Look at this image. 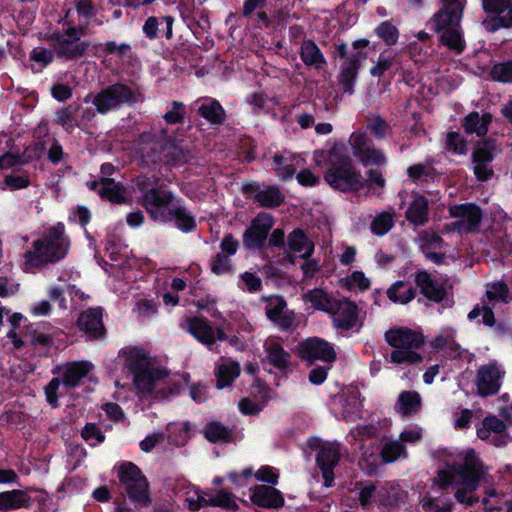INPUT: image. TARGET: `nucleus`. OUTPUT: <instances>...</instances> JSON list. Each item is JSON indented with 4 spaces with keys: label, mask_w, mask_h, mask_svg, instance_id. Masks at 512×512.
<instances>
[{
    "label": "nucleus",
    "mask_w": 512,
    "mask_h": 512,
    "mask_svg": "<svg viewBox=\"0 0 512 512\" xmlns=\"http://www.w3.org/2000/svg\"><path fill=\"white\" fill-rule=\"evenodd\" d=\"M362 401L360 400V393L358 390L351 391L345 399L343 404V416L347 420H354L360 416L362 409Z\"/></svg>",
    "instance_id": "09e8293b"
},
{
    "label": "nucleus",
    "mask_w": 512,
    "mask_h": 512,
    "mask_svg": "<svg viewBox=\"0 0 512 512\" xmlns=\"http://www.w3.org/2000/svg\"><path fill=\"white\" fill-rule=\"evenodd\" d=\"M406 447L399 439H384L381 449V457L384 462L392 463L401 457H406Z\"/></svg>",
    "instance_id": "a18cd8bd"
},
{
    "label": "nucleus",
    "mask_w": 512,
    "mask_h": 512,
    "mask_svg": "<svg viewBox=\"0 0 512 512\" xmlns=\"http://www.w3.org/2000/svg\"><path fill=\"white\" fill-rule=\"evenodd\" d=\"M463 6L464 0H444L443 8L431 19L434 30L442 32V44L458 54L463 52L465 48L460 25Z\"/></svg>",
    "instance_id": "39448f33"
},
{
    "label": "nucleus",
    "mask_w": 512,
    "mask_h": 512,
    "mask_svg": "<svg viewBox=\"0 0 512 512\" xmlns=\"http://www.w3.org/2000/svg\"><path fill=\"white\" fill-rule=\"evenodd\" d=\"M55 55L56 53L54 49L51 50L45 47H36L30 52L29 58L30 60L45 67L54 61Z\"/></svg>",
    "instance_id": "052dcab7"
},
{
    "label": "nucleus",
    "mask_w": 512,
    "mask_h": 512,
    "mask_svg": "<svg viewBox=\"0 0 512 512\" xmlns=\"http://www.w3.org/2000/svg\"><path fill=\"white\" fill-rule=\"evenodd\" d=\"M493 80L502 83H512V61L495 64L491 69Z\"/></svg>",
    "instance_id": "13d9d810"
},
{
    "label": "nucleus",
    "mask_w": 512,
    "mask_h": 512,
    "mask_svg": "<svg viewBox=\"0 0 512 512\" xmlns=\"http://www.w3.org/2000/svg\"><path fill=\"white\" fill-rule=\"evenodd\" d=\"M485 469L473 449L456 453L453 459L446 460L445 469L438 472L437 483L440 488H456L455 498L459 503L472 505L476 499L473 492L484 476Z\"/></svg>",
    "instance_id": "f03ea898"
},
{
    "label": "nucleus",
    "mask_w": 512,
    "mask_h": 512,
    "mask_svg": "<svg viewBox=\"0 0 512 512\" xmlns=\"http://www.w3.org/2000/svg\"><path fill=\"white\" fill-rule=\"evenodd\" d=\"M457 331L455 328L443 327L438 334L431 340L430 345L433 349L443 350L451 358H457L462 355V347L456 341Z\"/></svg>",
    "instance_id": "b1692460"
},
{
    "label": "nucleus",
    "mask_w": 512,
    "mask_h": 512,
    "mask_svg": "<svg viewBox=\"0 0 512 512\" xmlns=\"http://www.w3.org/2000/svg\"><path fill=\"white\" fill-rule=\"evenodd\" d=\"M134 189L141 194L138 203L154 221H174L176 227L184 232L195 228L194 217L184 207L174 204V194L160 183L158 177L140 175L134 180Z\"/></svg>",
    "instance_id": "f257e3e1"
},
{
    "label": "nucleus",
    "mask_w": 512,
    "mask_h": 512,
    "mask_svg": "<svg viewBox=\"0 0 512 512\" xmlns=\"http://www.w3.org/2000/svg\"><path fill=\"white\" fill-rule=\"evenodd\" d=\"M123 356L125 357V367L133 374V377L154 365L151 358L139 348H129L123 352Z\"/></svg>",
    "instance_id": "f704fd0d"
},
{
    "label": "nucleus",
    "mask_w": 512,
    "mask_h": 512,
    "mask_svg": "<svg viewBox=\"0 0 512 512\" xmlns=\"http://www.w3.org/2000/svg\"><path fill=\"white\" fill-rule=\"evenodd\" d=\"M240 374L239 363L231 359H222L215 369L216 386L218 389L230 386Z\"/></svg>",
    "instance_id": "c9c22d12"
},
{
    "label": "nucleus",
    "mask_w": 512,
    "mask_h": 512,
    "mask_svg": "<svg viewBox=\"0 0 512 512\" xmlns=\"http://www.w3.org/2000/svg\"><path fill=\"white\" fill-rule=\"evenodd\" d=\"M273 224L274 220L270 214L265 212L259 213L253 219L250 227L244 232L243 245L249 249L262 247Z\"/></svg>",
    "instance_id": "a211bd4d"
},
{
    "label": "nucleus",
    "mask_w": 512,
    "mask_h": 512,
    "mask_svg": "<svg viewBox=\"0 0 512 512\" xmlns=\"http://www.w3.org/2000/svg\"><path fill=\"white\" fill-rule=\"evenodd\" d=\"M329 314L332 316L333 326L337 330H359L363 325L357 305L348 299L336 300Z\"/></svg>",
    "instance_id": "2eb2a0df"
},
{
    "label": "nucleus",
    "mask_w": 512,
    "mask_h": 512,
    "mask_svg": "<svg viewBox=\"0 0 512 512\" xmlns=\"http://www.w3.org/2000/svg\"><path fill=\"white\" fill-rule=\"evenodd\" d=\"M248 189L254 193V200L262 207L276 208L284 201V195L276 186L260 189L257 184H252L248 186Z\"/></svg>",
    "instance_id": "7c9ffc66"
},
{
    "label": "nucleus",
    "mask_w": 512,
    "mask_h": 512,
    "mask_svg": "<svg viewBox=\"0 0 512 512\" xmlns=\"http://www.w3.org/2000/svg\"><path fill=\"white\" fill-rule=\"evenodd\" d=\"M486 304L508 303L511 300L509 289L503 282H494L486 286Z\"/></svg>",
    "instance_id": "49530a36"
},
{
    "label": "nucleus",
    "mask_w": 512,
    "mask_h": 512,
    "mask_svg": "<svg viewBox=\"0 0 512 512\" xmlns=\"http://www.w3.org/2000/svg\"><path fill=\"white\" fill-rule=\"evenodd\" d=\"M492 160L493 154L488 144L484 143L475 149L473 153V170L477 179L486 181L492 176L493 171L490 167Z\"/></svg>",
    "instance_id": "c85d7f7f"
},
{
    "label": "nucleus",
    "mask_w": 512,
    "mask_h": 512,
    "mask_svg": "<svg viewBox=\"0 0 512 512\" xmlns=\"http://www.w3.org/2000/svg\"><path fill=\"white\" fill-rule=\"evenodd\" d=\"M204 434L210 442L228 441L231 438V431L219 422L207 424Z\"/></svg>",
    "instance_id": "603ef678"
},
{
    "label": "nucleus",
    "mask_w": 512,
    "mask_h": 512,
    "mask_svg": "<svg viewBox=\"0 0 512 512\" xmlns=\"http://www.w3.org/2000/svg\"><path fill=\"white\" fill-rule=\"evenodd\" d=\"M31 505V498L24 490H10L0 492V511L7 512Z\"/></svg>",
    "instance_id": "72a5a7b5"
},
{
    "label": "nucleus",
    "mask_w": 512,
    "mask_h": 512,
    "mask_svg": "<svg viewBox=\"0 0 512 512\" xmlns=\"http://www.w3.org/2000/svg\"><path fill=\"white\" fill-rule=\"evenodd\" d=\"M179 327L210 350L213 349L217 340L224 341L227 339V335L222 328L213 327L210 321L204 317H184L180 320Z\"/></svg>",
    "instance_id": "9b49d317"
},
{
    "label": "nucleus",
    "mask_w": 512,
    "mask_h": 512,
    "mask_svg": "<svg viewBox=\"0 0 512 512\" xmlns=\"http://www.w3.org/2000/svg\"><path fill=\"white\" fill-rule=\"evenodd\" d=\"M375 34L387 45L394 46L398 42L399 30L389 21L381 22L375 28Z\"/></svg>",
    "instance_id": "3c124183"
},
{
    "label": "nucleus",
    "mask_w": 512,
    "mask_h": 512,
    "mask_svg": "<svg viewBox=\"0 0 512 512\" xmlns=\"http://www.w3.org/2000/svg\"><path fill=\"white\" fill-rule=\"evenodd\" d=\"M379 501L386 505H394L403 500V491L395 485H386L377 492Z\"/></svg>",
    "instance_id": "5fc2aeb1"
},
{
    "label": "nucleus",
    "mask_w": 512,
    "mask_h": 512,
    "mask_svg": "<svg viewBox=\"0 0 512 512\" xmlns=\"http://www.w3.org/2000/svg\"><path fill=\"white\" fill-rule=\"evenodd\" d=\"M170 149L177 150L172 144L156 139L151 132L142 133L135 142L136 154L146 164L176 160V155L170 156Z\"/></svg>",
    "instance_id": "f8f14e48"
},
{
    "label": "nucleus",
    "mask_w": 512,
    "mask_h": 512,
    "mask_svg": "<svg viewBox=\"0 0 512 512\" xmlns=\"http://www.w3.org/2000/svg\"><path fill=\"white\" fill-rule=\"evenodd\" d=\"M100 184L98 194L101 198L117 204L126 202L125 188L119 182L109 177H101Z\"/></svg>",
    "instance_id": "58836bf2"
},
{
    "label": "nucleus",
    "mask_w": 512,
    "mask_h": 512,
    "mask_svg": "<svg viewBox=\"0 0 512 512\" xmlns=\"http://www.w3.org/2000/svg\"><path fill=\"white\" fill-rule=\"evenodd\" d=\"M118 478L129 500L136 508L148 507L152 503L149 482L134 463H123L119 467Z\"/></svg>",
    "instance_id": "6e6552de"
},
{
    "label": "nucleus",
    "mask_w": 512,
    "mask_h": 512,
    "mask_svg": "<svg viewBox=\"0 0 512 512\" xmlns=\"http://www.w3.org/2000/svg\"><path fill=\"white\" fill-rule=\"evenodd\" d=\"M300 56L303 63L321 69L326 65V60L319 47L312 40H305L300 47Z\"/></svg>",
    "instance_id": "79ce46f5"
},
{
    "label": "nucleus",
    "mask_w": 512,
    "mask_h": 512,
    "mask_svg": "<svg viewBox=\"0 0 512 512\" xmlns=\"http://www.w3.org/2000/svg\"><path fill=\"white\" fill-rule=\"evenodd\" d=\"M368 129L376 138L383 139L389 130V125L380 116H373L369 119Z\"/></svg>",
    "instance_id": "338daca9"
},
{
    "label": "nucleus",
    "mask_w": 512,
    "mask_h": 512,
    "mask_svg": "<svg viewBox=\"0 0 512 512\" xmlns=\"http://www.w3.org/2000/svg\"><path fill=\"white\" fill-rule=\"evenodd\" d=\"M349 143L352 148L353 155L358 158L361 164L383 166L387 163L384 153L375 148L370 138L363 132H354L351 134Z\"/></svg>",
    "instance_id": "4468645a"
},
{
    "label": "nucleus",
    "mask_w": 512,
    "mask_h": 512,
    "mask_svg": "<svg viewBox=\"0 0 512 512\" xmlns=\"http://www.w3.org/2000/svg\"><path fill=\"white\" fill-rule=\"evenodd\" d=\"M369 43L368 39L361 38L353 41L351 45L345 42L334 45L335 54L341 60L337 79L344 93L354 92L359 70L367 58L365 48Z\"/></svg>",
    "instance_id": "423d86ee"
},
{
    "label": "nucleus",
    "mask_w": 512,
    "mask_h": 512,
    "mask_svg": "<svg viewBox=\"0 0 512 512\" xmlns=\"http://www.w3.org/2000/svg\"><path fill=\"white\" fill-rule=\"evenodd\" d=\"M482 2L484 10L494 15L493 19L482 22L487 31L494 32L500 28L512 27L511 0H482Z\"/></svg>",
    "instance_id": "dca6fc26"
},
{
    "label": "nucleus",
    "mask_w": 512,
    "mask_h": 512,
    "mask_svg": "<svg viewBox=\"0 0 512 512\" xmlns=\"http://www.w3.org/2000/svg\"><path fill=\"white\" fill-rule=\"evenodd\" d=\"M287 245L303 259H309L314 252L313 241L302 229H295L288 235Z\"/></svg>",
    "instance_id": "2f4dec72"
},
{
    "label": "nucleus",
    "mask_w": 512,
    "mask_h": 512,
    "mask_svg": "<svg viewBox=\"0 0 512 512\" xmlns=\"http://www.w3.org/2000/svg\"><path fill=\"white\" fill-rule=\"evenodd\" d=\"M450 215L456 219V228L460 232H475L482 220L481 209L473 203H464L450 207Z\"/></svg>",
    "instance_id": "aec40b11"
},
{
    "label": "nucleus",
    "mask_w": 512,
    "mask_h": 512,
    "mask_svg": "<svg viewBox=\"0 0 512 512\" xmlns=\"http://www.w3.org/2000/svg\"><path fill=\"white\" fill-rule=\"evenodd\" d=\"M263 301H265V313L269 320L276 323L283 329H288L292 325V318L283 315L284 309L286 308V301L278 295L263 297Z\"/></svg>",
    "instance_id": "cd10ccee"
},
{
    "label": "nucleus",
    "mask_w": 512,
    "mask_h": 512,
    "mask_svg": "<svg viewBox=\"0 0 512 512\" xmlns=\"http://www.w3.org/2000/svg\"><path fill=\"white\" fill-rule=\"evenodd\" d=\"M446 148L455 154H465L467 144L464 138L457 132H450L446 137Z\"/></svg>",
    "instance_id": "680f3d73"
},
{
    "label": "nucleus",
    "mask_w": 512,
    "mask_h": 512,
    "mask_svg": "<svg viewBox=\"0 0 512 512\" xmlns=\"http://www.w3.org/2000/svg\"><path fill=\"white\" fill-rule=\"evenodd\" d=\"M421 396L416 391H402L395 404L396 411L403 417L416 414L421 408Z\"/></svg>",
    "instance_id": "4c0bfd02"
},
{
    "label": "nucleus",
    "mask_w": 512,
    "mask_h": 512,
    "mask_svg": "<svg viewBox=\"0 0 512 512\" xmlns=\"http://www.w3.org/2000/svg\"><path fill=\"white\" fill-rule=\"evenodd\" d=\"M250 500L253 504L266 508L278 509L284 505L282 493L271 485H255L250 488Z\"/></svg>",
    "instance_id": "4be33fe9"
},
{
    "label": "nucleus",
    "mask_w": 512,
    "mask_h": 512,
    "mask_svg": "<svg viewBox=\"0 0 512 512\" xmlns=\"http://www.w3.org/2000/svg\"><path fill=\"white\" fill-rule=\"evenodd\" d=\"M85 35L84 28L69 27L64 32H52L48 40L59 58L76 60L83 57L90 47V43L81 40Z\"/></svg>",
    "instance_id": "1a4fd4ad"
},
{
    "label": "nucleus",
    "mask_w": 512,
    "mask_h": 512,
    "mask_svg": "<svg viewBox=\"0 0 512 512\" xmlns=\"http://www.w3.org/2000/svg\"><path fill=\"white\" fill-rule=\"evenodd\" d=\"M166 376L164 370L156 367L139 372L133 377V382L139 393H150L157 385V382Z\"/></svg>",
    "instance_id": "473e14b6"
},
{
    "label": "nucleus",
    "mask_w": 512,
    "mask_h": 512,
    "mask_svg": "<svg viewBox=\"0 0 512 512\" xmlns=\"http://www.w3.org/2000/svg\"><path fill=\"white\" fill-rule=\"evenodd\" d=\"M197 114L213 125L224 122L226 114L222 105L213 98H201L195 102Z\"/></svg>",
    "instance_id": "c756f323"
},
{
    "label": "nucleus",
    "mask_w": 512,
    "mask_h": 512,
    "mask_svg": "<svg viewBox=\"0 0 512 512\" xmlns=\"http://www.w3.org/2000/svg\"><path fill=\"white\" fill-rule=\"evenodd\" d=\"M102 316L101 308L87 309L78 317L77 325L88 338L100 339L105 334Z\"/></svg>",
    "instance_id": "5701e85b"
},
{
    "label": "nucleus",
    "mask_w": 512,
    "mask_h": 512,
    "mask_svg": "<svg viewBox=\"0 0 512 512\" xmlns=\"http://www.w3.org/2000/svg\"><path fill=\"white\" fill-rule=\"evenodd\" d=\"M421 505L426 512H451L453 508L452 502H447L444 503L443 505H439L436 502V499L432 497H424L421 500Z\"/></svg>",
    "instance_id": "774afa93"
},
{
    "label": "nucleus",
    "mask_w": 512,
    "mask_h": 512,
    "mask_svg": "<svg viewBox=\"0 0 512 512\" xmlns=\"http://www.w3.org/2000/svg\"><path fill=\"white\" fill-rule=\"evenodd\" d=\"M93 365L88 361H78L67 364L63 370V384L73 388L92 370Z\"/></svg>",
    "instance_id": "e433bc0d"
},
{
    "label": "nucleus",
    "mask_w": 512,
    "mask_h": 512,
    "mask_svg": "<svg viewBox=\"0 0 512 512\" xmlns=\"http://www.w3.org/2000/svg\"><path fill=\"white\" fill-rule=\"evenodd\" d=\"M203 499L207 506L221 507L227 510H237L238 505L233 494L225 490H207Z\"/></svg>",
    "instance_id": "c03bdc74"
},
{
    "label": "nucleus",
    "mask_w": 512,
    "mask_h": 512,
    "mask_svg": "<svg viewBox=\"0 0 512 512\" xmlns=\"http://www.w3.org/2000/svg\"><path fill=\"white\" fill-rule=\"evenodd\" d=\"M139 96L130 87L116 83L102 89L93 96L91 101L100 114H106L122 106L135 104L138 102Z\"/></svg>",
    "instance_id": "9d476101"
},
{
    "label": "nucleus",
    "mask_w": 512,
    "mask_h": 512,
    "mask_svg": "<svg viewBox=\"0 0 512 512\" xmlns=\"http://www.w3.org/2000/svg\"><path fill=\"white\" fill-rule=\"evenodd\" d=\"M477 436L496 447L506 446L511 441L507 425L495 415H488L482 420Z\"/></svg>",
    "instance_id": "f3484780"
},
{
    "label": "nucleus",
    "mask_w": 512,
    "mask_h": 512,
    "mask_svg": "<svg viewBox=\"0 0 512 512\" xmlns=\"http://www.w3.org/2000/svg\"><path fill=\"white\" fill-rule=\"evenodd\" d=\"M340 456L341 447L337 443L325 444L317 453L316 462L322 472L326 487H331L333 484L334 467L338 464Z\"/></svg>",
    "instance_id": "412c9836"
},
{
    "label": "nucleus",
    "mask_w": 512,
    "mask_h": 512,
    "mask_svg": "<svg viewBox=\"0 0 512 512\" xmlns=\"http://www.w3.org/2000/svg\"><path fill=\"white\" fill-rule=\"evenodd\" d=\"M265 361L281 372H287L291 365V355L274 339L264 343Z\"/></svg>",
    "instance_id": "bb28decb"
},
{
    "label": "nucleus",
    "mask_w": 512,
    "mask_h": 512,
    "mask_svg": "<svg viewBox=\"0 0 512 512\" xmlns=\"http://www.w3.org/2000/svg\"><path fill=\"white\" fill-rule=\"evenodd\" d=\"M417 243L423 252L441 248L444 244L441 236L433 230H424L418 237Z\"/></svg>",
    "instance_id": "864d4df0"
},
{
    "label": "nucleus",
    "mask_w": 512,
    "mask_h": 512,
    "mask_svg": "<svg viewBox=\"0 0 512 512\" xmlns=\"http://www.w3.org/2000/svg\"><path fill=\"white\" fill-rule=\"evenodd\" d=\"M211 271L216 275H222L231 270V260L228 255L218 253L211 259Z\"/></svg>",
    "instance_id": "69168bd1"
},
{
    "label": "nucleus",
    "mask_w": 512,
    "mask_h": 512,
    "mask_svg": "<svg viewBox=\"0 0 512 512\" xmlns=\"http://www.w3.org/2000/svg\"><path fill=\"white\" fill-rule=\"evenodd\" d=\"M77 109L78 106L73 107L72 105L61 108L56 113V123L61 125L66 131L72 130L76 125L73 115Z\"/></svg>",
    "instance_id": "4d7b16f0"
},
{
    "label": "nucleus",
    "mask_w": 512,
    "mask_h": 512,
    "mask_svg": "<svg viewBox=\"0 0 512 512\" xmlns=\"http://www.w3.org/2000/svg\"><path fill=\"white\" fill-rule=\"evenodd\" d=\"M386 342L394 347L390 361L395 364H416L422 356L416 352L423 344V338L408 328L390 329L385 333Z\"/></svg>",
    "instance_id": "0eeeda50"
},
{
    "label": "nucleus",
    "mask_w": 512,
    "mask_h": 512,
    "mask_svg": "<svg viewBox=\"0 0 512 512\" xmlns=\"http://www.w3.org/2000/svg\"><path fill=\"white\" fill-rule=\"evenodd\" d=\"M303 300L310 303L317 310L330 313L337 299H334L323 289L314 288L303 295Z\"/></svg>",
    "instance_id": "37998d69"
},
{
    "label": "nucleus",
    "mask_w": 512,
    "mask_h": 512,
    "mask_svg": "<svg viewBox=\"0 0 512 512\" xmlns=\"http://www.w3.org/2000/svg\"><path fill=\"white\" fill-rule=\"evenodd\" d=\"M81 435L92 446L102 443L105 439L104 434L94 423H87Z\"/></svg>",
    "instance_id": "0e129e2a"
},
{
    "label": "nucleus",
    "mask_w": 512,
    "mask_h": 512,
    "mask_svg": "<svg viewBox=\"0 0 512 512\" xmlns=\"http://www.w3.org/2000/svg\"><path fill=\"white\" fill-rule=\"evenodd\" d=\"M491 119L490 114L480 115L478 112H471L464 118V130L468 134H476L479 137L484 136L488 132Z\"/></svg>",
    "instance_id": "a19ab883"
},
{
    "label": "nucleus",
    "mask_w": 512,
    "mask_h": 512,
    "mask_svg": "<svg viewBox=\"0 0 512 512\" xmlns=\"http://www.w3.org/2000/svg\"><path fill=\"white\" fill-rule=\"evenodd\" d=\"M298 355L310 363L320 360L331 363L336 359L332 345L321 338H309L298 345Z\"/></svg>",
    "instance_id": "6ab92c4d"
},
{
    "label": "nucleus",
    "mask_w": 512,
    "mask_h": 512,
    "mask_svg": "<svg viewBox=\"0 0 512 512\" xmlns=\"http://www.w3.org/2000/svg\"><path fill=\"white\" fill-rule=\"evenodd\" d=\"M504 375V368L495 360L480 365L474 381L477 395L488 397L497 394L501 388Z\"/></svg>",
    "instance_id": "ddd939ff"
},
{
    "label": "nucleus",
    "mask_w": 512,
    "mask_h": 512,
    "mask_svg": "<svg viewBox=\"0 0 512 512\" xmlns=\"http://www.w3.org/2000/svg\"><path fill=\"white\" fill-rule=\"evenodd\" d=\"M167 124L181 123L185 118V105L179 101H173L171 109L163 116Z\"/></svg>",
    "instance_id": "e2e57ef3"
},
{
    "label": "nucleus",
    "mask_w": 512,
    "mask_h": 512,
    "mask_svg": "<svg viewBox=\"0 0 512 512\" xmlns=\"http://www.w3.org/2000/svg\"><path fill=\"white\" fill-rule=\"evenodd\" d=\"M415 282L421 293L431 301L439 303L446 297L447 291L444 284L433 279L426 271L417 272Z\"/></svg>",
    "instance_id": "393cba45"
},
{
    "label": "nucleus",
    "mask_w": 512,
    "mask_h": 512,
    "mask_svg": "<svg viewBox=\"0 0 512 512\" xmlns=\"http://www.w3.org/2000/svg\"><path fill=\"white\" fill-rule=\"evenodd\" d=\"M394 225L391 213L383 212L379 214L371 223V230L375 235H385Z\"/></svg>",
    "instance_id": "6e6d98bb"
},
{
    "label": "nucleus",
    "mask_w": 512,
    "mask_h": 512,
    "mask_svg": "<svg viewBox=\"0 0 512 512\" xmlns=\"http://www.w3.org/2000/svg\"><path fill=\"white\" fill-rule=\"evenodd\" d=\"M428 201L422 195H416L406 211V219L415 226L428 221Z\"/></svg>",
    "instance_id": "ea45409f"
},
{
    "label": "nucleus",
    "mask_w": 512,
    "mask_h": 512,
    "mask_svg": "<svg viewBox=\"0 0 512 512\" xmlns=\"http://www.w3.org/2000/svg\"><path fill=\"white\" fill-rule=\"evenodd\" d=\"M32 246L33 250L25 253V269L27 271L64 259L70 247V241L65 235L64 224L57 223L46 230L40 239L33 242Z\"/></svg>",
    "instance_id": "7ed1b4c3"
},
{
    "label": "nucleus",
    "mask_w": 512,
    "mask_h": 512,
    "mask_svg": "<svg viewBox=\"0 0 512 512\" xmlns=\"http://www.w3.org/2000/svg\"><path fill=\"white\" fill-rule=\"evenodd\" d=\"M301 161L302 159L299 156L289 151L276 153L272 157L273 170L280 180L287 181L293 177Z\"/></svg>",
    "instance_id": "a878e982"
},
{
    "label": "nucleus",
    "mask_w": 512,
    "mask_h": 512,
    "mask_svg": "<svg viewBox=\"0 0 512 512\" xmlns=\"http://www.w3.org/2000/svg\"><path fill=\"white\" fill-rule=\"evenodd\" d=\"M324 181L341 192H358L365 187V178L341 147L334 146L328 154Z\"/></svg>",
    "instance_id": "20e7f679"
},
{
    "label": "nucleus",
    "mask_w": 512,
    "mask_h": 512,
    "mask_svg": "<svg viewBox=\"0 0 512 512\" xmlns=\"http://www.w3.org/2000/svg\"><path fill=\"white\" fill-rule=\"evenodd\" d=\"M239 287L244 291L255 293L261 290L262 280L259 276L252 272H244L240 275Z\"/></svg>",
    "instance_id": "bf43d9fd"
},
{
    "label": "nucleus",
    "mask_w": 512,
    "mask_h": 512,
    "mask_svg": "<svg viewBox=\"0 0 512 512\" xmlns=\"http://www.w3.org/2000/svg\"><path fill=\"white\" fill-rule=\"evenodd\" d=\"M387 296L395 303L406 304L414 299L415 291L404 282L398 281L387 290Z\"/></svg>",
    "instance_id": "de8ad7c7"
},
{
    "label": "nucleus",
    "mask_w": 512,
    "mask_h": 512,
    "mask_svg": "<svg viewBox=\"0 0 512 512\" xmlns=\"http://www.w3.org/2000/svg\"><path fill=\"white\" fill-rule=\"evenodd\" d=\"M396 54L388 51H383L379 54L375 64L370 68L369 73L372 77L380 78L388 71L394 64Z\"/></svg>",
    "instance_id": "8fccbe9b"
}]
</instances>
